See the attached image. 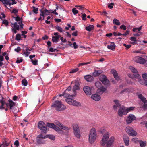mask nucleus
Masks as SVG:
<instances>
[{
	"label": "nucleus",
	"instance_id": "4d7b16f0",
	"mask_svg": "<svg viewBox=\"0 0 147 147\" xmlns=\"http://www.w3.org/2000/svg\"><path fill=\"white\" fill-rule=\"evenodd\" d=\"M86 15L84 13L81 16L82 19L84 20H86Z\"/></svg>",
	"mask_w": 147,
	"mask_h": 147
},
{
	"label": "nucleus",
	"instance_id": "3c124183",
	"mask_svg": "<svg viewBox=\"0 0 147 147\" xmlns=\"http://www.w3.org/2000/svg\"><path fill=\"white\" fill-rule=\"evenodd\" d=\"M33 11L35 13L37 14L38 13V9L37 8H36L34 6H33Z\"/></svg>",
	"mask_w": 147,
	"mask_h": 147
},
{
	"label": "nucleus",
	"instance_id": "39448f33",
	"mask_svg": "<svg viewBox=\"0 0 147 147\" xmlns=\"http://www.w3.org/2000/svg\"><path fill=\"white\" fill-rule=\"evenodd\" d=\"M133 60L137 63L141 64H144L145 66L147 67V57L144 56L143 58L139 57L136 56L133 58Z\"/></svg>",
	"mask_w": 147,
	"mask_h": 147
},
{
	"label": "nucleus",
	"instance_id": "603ef678",
	"mask_svg": "<svg viewBox=\"0 0 147 147\" xmlns=\"http://www.w3.org/2000/svg\"><path fill=\"white\" fill-rule=\"evenodd\" d=\"M32 63L34 65H38V60H31Z\"/></svg>",
	"mask_w": 147,
	"mask_h": 147
},
{
	"label": "nucleus",
	"instance_id": "052dcab7",
	"mask_svg": "<svg viewBox=\"0 0 147 147\" xmlns=\"http://www.w3.org/2000/svg\"><path fill=\"white\" fill-rule=\"evenodd\" d=\"M21 49L20 47L19 46L18 47L16 48L15 49V51L18 52L21 50Z\"/></svg>",
	"mask_w": 147,
	"mask_h": 147
},
{
	"label": "nucleus",
	"instance_id": "6e6552de",
	"mask_svg": "<svg viewBox=\"0 0 147 147\" xmlns=\"http://www.w3.org/2000/svg\"><path fill=\"white\" fill-rule=\"evenodd\" d=\"M74 134L77 138L80 139V131L79 130L78 125L76 123L74 124L73 125Z\"/></svg>",
	"mask_w": 147,
	"mask_h": 147
},
{
	"label": "nucleus",
	"instance_id": "9b49d317",
	"mask_svg": "<svg viewBox=\"0 0 147 147\" xmlns=\"http://www.w3.org/2000/svg\"><path fill=\"white\" fill-rule=\"evenodd\" d=\"M126 131L129 136H136L137 134V132L134 130L132 127H127L126 128Z\"/></svg>",
	"mask_w": 147,
	"mask_h": 147
},
{
	"label": "nucleus",
	"instance_id": "ddd939ff",
	"mask_svg": "<svg viewBox=\"0 0 147 147\" xmlns=\"http://www.w3.org/2000/svg\"><path fill=\"white\" fill-rule=\"evenodd\" d=\"M136 117L133 114H130L127 117L126 119L127 124H129L131 123L133 121L136 120Z\"/></svg>",
	"mask_w": 147,
	"mask_h": 147
},
{
	"label": "nucleus",
	"instance_id": "774afa93",
	"mask_svg": "<svg viewBox=\"0 0 147 147\" xmlns=\"http://www.w3.org/2000/svg\"><path fill=\"white\" fill-rule=\"evenodd\" d=\"M142 33L140 32H138L137 33L134 34V36H139L141 35Z\"/></svg>",
	"mask_w": 147,
	"mask_h": 147
},
{
	"label": "nucleus",
	"instance_id": "dca6fc26",
	"mask_svg": "<svg viewBox=\"0 0 147 147\" xmlns=\"http://www.w3.org/2000/svg\"><path fill=\"white\" fill-rule=\"evenodd\" d=\"M139 98L144 103V109L147 108V101L146 99L142 94H140L138 95Z\"/></svg>",
	"mask_w": 147,
	"mask_h": 147
},
{
	"label": "nucleus",
	"instance_id": "72a5a7b5",
	"mask_svg": "<svg viewBox=\"0 0 147 147\" xmlns=\"http://www.w3.org/2000/svg\"><path fill=\"white\" fill-rule=\"evenodd\" d=\"M71 90V87L70 86H69L65 90V92L64 93V94L63 95H59V96H65V95H67V94H66L67 92L68 91H69Z\"/></svg>",
	"mask_w": 147,
	"mask_h": 147
},
{
	"label": "nucleus",
	"instance_id": "58836bf2",
	"mask_svg": "<svg viewBox=\"0 0 147 147\" xmlns=\"http://www.w3.org/2000/svg\"><path fill=\"white\" fill-rule=\"evenodd\" d=\"M134 107H128L127 109H126V111L127 113V114L128 112L132 111L134 109Z\"/></svg>",
	"mask_w": 147,
	"mask_h": 147
},
{
	"label": "nucleus",
	"instance_id": "20e7f679",
	"mask_svg": "<svg viewBox=\"0 0 147 147\" xmlns=\"http://www.w3.org/2000/svg\"><path fill=\"white\" fill-rule=\"evenodd\" d=\"M9 103H6L7 107H9L11 111L14 113H16L19 111V109L15 103L12 100L9 99Z\"/></svg>",
	"mask_w": 147,
	"mask_h": 147
},
{
	"label": "nucleus",
	"instance_id": "2f4dec72",
	"mask_svg": "<svg viewBox=\"0 0 147 147\" xmlns=\"http://www.w3.org/2000/svg\"><path fill=\"white\" fill-rule=\"evenodd\" d=\"M130 39L132 41L131 43V44L134 45L137 43V40L136 37H131L130 38Z\"/></svg>",
	"mask_w": 147,
	"mask_h": 147
},
{
	"label": "nucleus",
	"instance_id": "2eb2a0df",
	"mask_svg": "<svg viewBox=\"0 0 147 147\" xmlns=\"http://www.w3.org/2000/svg\"><path fill=\"white\" fill-rule=\"evenodd\" d=\"M118 114L120 117H122L123 115H126L127 113L126 111V108L124 107H121L119 109Z\"/></svg>",
	"mask_w": 147,
	"mask_h": 147
},
{
	"label": "nucleus",
	"instance_id": "e433bc0d",
	"mask_svg": "<svg viewBox=\"0 0 147 147\" xmlns=\"http://www.w3.org/2000/svg\"><path fill=\"white\" fill-rule=\"evenodd\" d=\"M113 23L114 24L117 25H120V22L119 20L115 18L113 19Z\"/></svg>",
	"mask_w": 147,
	"mask_h": 147
},
{
	"label": "nucleus",
	"instance_id": "f3484780",
	"mask_svg": "<svg viewBox=\"0 0 147 147\" xmlns=\"http://www.w3.org/2000/svg\"><path fill=\"white\" fill-rule=\"evenodd\" d=\"M55 36H53L52 37V40L54 42L57 43L58 42L59 38L61 37V35L59 34L58 32H55L54 33Z\"/></svg>",
	"mask_w": 147,
	"mask_h": 147
},
{
	"label": "nucleus",
	"instance_id": "6e6d98bb",
	"mask_svg": "<svg viewBox=\"0 0 147 147\" xmlns=\"http://www.w3.org/2000/svg\"><path fill=\"white\" fill-rule=\"evenodd\" d=\"M132 141L134 143H137L138 141V138H133L132 139Z\"/></svg>",
	"mask_w": 147,
	"mask_h": 147
},
{
	"label": "nucleus",
	"instance_id": "5fc2aeb1",
	"mask_svg": "<svg viewBox=\"0 0 147 147\" xmlns=\"http://www.w3.org/2000/svg\"><path fill=\"white\" fill-rule=\"evenodd\" d=\"M114 5V4L113 3L109 4L108 5V7L110 9H111L113 8V6Z\"/></svg>",
	"mask_w": 147,
	"mask_h": 147
},
{
	"label": "nucleus",
	"instance_id": "aec40b11",
	"mask_svg": "<svg viewBox=\"0 0 147 147\" xmlns=\"http://www.w3.org/2000/svg\"><path fill=\"white\" fill-rule=\"evenodd\" d=\"M91 98L95 101H98L101 99V97L97 94H95L91 95Z\"/></svg>",
	"mask_w": 147,
	"mask_h": 147
},
{
	"label": "nucleus",
	"instance_id": "7ed1b4c3",
	"mask_svg": "<svg viewBox=\"0 0 147 147\" xmlns=\"http://www.w3.org/2000/svg\"><path fill=\"white\" fill-rule=\"evenodd\" d=\"M97 138V132L95 129L92 128L89 132L88 141L90 144H93L96 141Z\"/></svg>",
	"mask_w": 147,
	"mask_h": 147
},
{
	"label": "nucleus",
	"instance_id": "4c0bfd02",
	"mask_svg": "<svg viewBox=\"0 0 147 147\" xmlns=\"http://www.w3.org/2000/svg\"><path fill=\"white\" fill-rule=\"evenodd\" d=\"M95 85L98 88H100L102 86L101 83L99 81L96 82L95 83Z\"/></svg>",
	"mask_w": 147,
	"mask_h": 147
},
{
	"label": "nucleus",
	"instance_id": "c03bdc74",
	"mask_svg": "<svg viewBox=\"0 0 147 147\" xmlns=\"http://www.w3.org/2000/svg\"><path fill=\"white\" fill-rule=\"evenodd\" d=\"M140 145L141 147H144L146 146V142L141 141L140 142Z\"/></svg>",
	"mask_w": 147,
	"mask_h": 147
},
{
	"label": "nucleus",
	"instance_id": "f704fd0d",
	"mask_svg": "<svg viewBox=\"0 0 147 147\" xmlns=\"http://www.w3.org/2000/svg\"><path fill=\"white\" fill-rule=\"evenodd\" d=\"M114 102L116 104V105L113 106V108L115 109H116L117 107L120 106V105L118 101L117 100H114Z\"/></svg>",
	"mask_w": 147,
	"mask_h": 147
},
{
	"label": "nucleus",
	"instance_id": "79ce46f5",
	"mask_svg": "<svg viewBox=\"0 0 147 147\" xmlns=\"http://www.w3.org/2000/svg\"><path fill=\"white\" fill-rule=\"evenodd\" d=\"M55 28L59 32L62 33L63 32V30L62 28L60 26H56L55 27Z\"/></svg>",
	"mask_w": 147,
	"mask_h": 147
},
{
	"label": "nucleus",
	"instance_id": "c756f323",
	"mask_svg": "<svg viewBox=\"0 0 147 147\" xmlns=\"http://www.w3.org/2000/svg\"><path fill=\"white\" fill-rule=\"evenodd\" d=\"M84 78L88 82H91L93 79V77L90 75L85 76Z\"/></svg>",
	"mask_w": 147,
	"mask_h": 147
},
{
	"label": "nucleus",
	"instance_id": "c85d7f7f",
	"mask_svg": "<svg viewBox=\"0 0 147 147\" xmlns=\"http://www.w3.org/2000/svg\"><path fill=\"white\" fill-rule=\"evenodd\" d=\"M102 70H96L92 74V75L95 77L97 76L102 74Z\"/></svg>",
	"mask_w": 147,
	"mask_h": 147
},
{
	"label": "nucleus",
	"instance_id": "b1692460",
	"mask_svg": "<svg viewBox=\"0 0 147 147\" xmlns=\"http://www.w3.org/2000/svg\"><path fill=\"white\" fill-rule=\"evenodd\" d=\"M123 139L125 145L127 146L129 145V139L127 136H123Z\"/></svg>",
	"mask_w": 147,
	"mask_h": 147
},
{
	"label": "nucleus",
	"instance_id": "a18cd8bd",
	"mask_svg": "<svg viewBox=\"0 0 147 147\" xmlns=\"http://www.w3.org/2000/svg\"><path fill=\"white\" fill-rule=\"evenodd\" d=\"M21 36L20 34H17L16 36L15 39L19 41L21 40Z\"/></svg>",
	"mask_w": 147,
	"mask_h": 147
},
{
	"label": "nucleus",
	"instance_id": "412c9836",
	"mask_svg": "<svg viewBox=\"0 0 147 147\" xmlns=\"http://www.w3.org/2000/svg\"><path fill=\"white\" fill-rule=\"evenodd\" d=\"M47 126L50 128H53L54 129L57 131H59L60 129L57 126H55L53 123H47Z\"/></svg>",
	"mask_w": 147,
	"mask_h": 147
},
{
	"label": "nucleus",
	"instance_id": "37998d69",
	"mask_svg": "<svg viewBox=\"0 0 147 147\" xmlns=\"http://www.w3.org/2000/svg\"><path fill=\"white\" fill-rule=\"evenodd\" d=\"M0 102L1 103V105L0 106V109H4V108L3 107V105L5 103V102L3 100V99H2L0 100Z\"/></svg>",
	"mask_w": 147,
	"mask_h": 147
},
{
	"label": "nucleus",
	"instance_id": "1a4fd4ad",
	"mask_svg": "<svg viewBox=\"0 0 147 147\" xmlns=\"http://www.w3.org/2000/svg\"><path fill=\"white\" fill-rule=\"evenodd\" d=\"M130 69L131 71L133 73L135 77L138 80L136 81H138L140 84H142V80L140 79V76L138 74L137 71L133 67H130Z\"/></svg>",
	"mask_w": 147,
	"mask_h": 147
},
{
	"label": "nucleus",
	"instance_id": "7c9ffc66",
	"mask_svg": "<svg viewBox=\"0 0 147 147\" xmlns=\"http://www.w3.org/2000/svg\"><path fill=\"white\" fill-rule=\"evenodd\" d=\"M86 30L89 32L93 30L94 29V26L92 25H90L85 28Z\"/></svg>",
	"mask_w": 147,
	"mask_h": 147
},
{
	"label": "nucleus",
	"instance_id": "49530a36",
	"mask_svg": "<svg viewBox=\"0 0 147 147\" xmlns=\"http://www.w3.org/2000/svg\"><path fill=\"white\" fill-rule=\"evenodd\" d=\"M22 85L24 86H26L27 85L28 82L26 80L23 79L22 81Z\"/></svg>",
	"mask_w": 147,
	"mask_h": 147
},
{
	"label": "nucleus",
	"instance_id": "6ab92c4d",
	"mask_svg": "<svg viewBox=\"0 0 147 147\" xmlns=\"http://www.w3.org/2000/svg\"><path fill=\"white\" fill-rule=\"evenodd\" d=\"M83 90L85 94L88 95H90L91 94L90 88L88 86L84 87Z\"/></svg>",
	"mask_w": 147,
	"mask_h": 147
},
{
	"label": "nucleus",
	"instance_id": "09e8293b",
	"mask_svg": "<svg viewBox=\"0 0 147 147\" xmlns=\"http://www.w3.org/2000/svg\"><path fill=\"white\" fill-rule=\"evenodd\" d=\"M72 12L74 15L77 14L78 13V11L75 8H73L72 9Z\"/></svg>",
	"mask_w": 147,
	"mask_h": 147
},
{
	"label": "nucleus",
	"instance_id": "a211bd4d",
	"mask_svg": "<svg viewBox=\"0 0 147 147\" xmlns=\"http://www.w3.org/2000/svg\"><path fill=\"white\" fill-rule=\"evenodd\" d=\"M54 123L55 124L58 125V126L61 127L62 129H63L65 130H68L69 129V128L65 126H63L62 124H61L57 121H55Z\"/></svg>",
	"mask_w": 147,
	"mask_h": 147
},
{
	"label": "nucleus",
	"instance_id": "4468645a",
	"mask_svg": "<svg viewBox=\"0 0 147 147\" xmlns=\"http://www.w3.org/2000/svg\"><path fill=\"white\" fill-rule=\"evenodd\" d=\"M74 84V85L73 86V92L74 93V94H76V90H78L79 89V82L78 80H76L74 81H73L71 82V84Z\"/></svg>",
	"mask_w": 147,
	"mask_h": 147
},
{
	"label": "nucleus",
	"instance_id": "c9c22d12",
	"mask_svg": "<svg viewBox=\"0 0 147 147\" xmlns=\"http://www.w3.org/2000/svg\"><path fill=\"white\" fill-rule=\"evenodd\" d=\"M4 142L3 144L8 146L10 144L11 141L9 140L8 139L4 138Z\"/></svg>",
	"mask_w": 147,
	"mask_h": 147
},
{
	"label": "nucleus",
	"instance_id": "8fccbe9b",
	"mask_svg": "<svg viewBox=\"0 0 147 147\" xmlns=\"http://www.w3.org/2000/svg\"><path fill=\"white\" fill-rule=\"evenodd\" d=\"M79 70L78 68H76V69H73L71 70V71H70V73H75L78 71Z\"/></svg>",
	"mask_w": 147,
	"mask_h": 147
},
{
	"label": "nucleus",
	"instance_id": "a878e982",
	"mask_svg": "<svg viewBox=\"0 0 147 147\" xmlns=\"http://www.w3.org/2000/svg\"><path fill=\"white\" fill-rule=\"evenodd\" d=\"M25 49L23 50V53L26 57H28L30 53V50H29L27 47H25Z\"/></svg>",
	"mask_w": 147,
	"mask_h": 147
},
{
	"label": "nucleus",
	"instance_id": "423d86ee",
	"mask_svg": "<svg viewBox=\"0 0 147 147\" xmlns=\"http://www.w3.org/2000/svg\"><path fill=\"white\" fill-rule=\"evenodd\" d=\"M52 106L55 107L57 111L63 110L66 108L65 106L62 104L61 102L59 101H55Z\"/></svg>",
	"mask_w": 147,
	"mask_h": 147
},
{
	"label": "nucleus",
	"instance_id": "f257e3e1",
	"mask_svg": "<svg viewBox=\"0 0 147 147\" xmlns=\"http://www.w3.org/2000/svg\"><path fill=\"white\" fill-rule=\"evenodd\" d=\"M109 135L110 133L108 132L104 134L101 141L100 143L102 146H104L106 144V147H111L114 141L115 138L113 136H111L108 140Z\"/></svg>",
	"mask_w": 147,
	"mask_h": 147
},
{
	"label": "nucleus",
	"instance_id": "9d476101",
	"mask_svg": "<svg viewBox=\"0 0 147 147\" xmlns=\"http://www.w3.org/2000/svg\"><path fill=\"white\" fill-rule=\"evenodd\" d=\"M99 79L102 83L105 85H109L110 82L108 80L106 76L103 75H100L99 77Z\"/></svg>",
	"mask_w": 147,
	"mask_h": 147
},
{
	"label": "nucleus",
	"instance_id": "bf43d9fd",
	"mask_svg": "<svg viewBox=\"0 0 147 147\" xmlns=\"http://www.w3.org/2000/svg\"><path fill=\"white\" fill-rule=\"evenodd\" d=\"M60 40L61 41L65 43L67 42L65 38L64 39L63 37H60Z\"/></svg>",
	"mask_w": 147,
	"mask_h": 147
},
{
	"label": "nucleus",
	"instance_id": "0eeeda50",
	"mask_svg": "<svg viewBox=\"0 0 147 147\" xmlns=\"http://www.w3.org/2000/svg\"><path fill=\"white\" fill-rule=\"evenodd\" d=\"M19 25L17 24L16 22H15L13 23H12L11 25L12 27L11 30L14 34H16L17 32V30H19L20 29V28L22 30L23 28V24L22 21L18 22Z\"/></svg>",
	"mask_w": 147,
	"mask_h": 147
},
{
	"label": "nucleus",
	"instance_id": "864d4df0",
	"mask_svg": "<svg viewBox=\"0 0 147 147\" xmlns=\"http://www.w3.org/2000/svg\"><path fill=\"white\" fill-rule=\"evenodd\" d=\"M23 61V59L22 58H18L16 60V62L18 63H20Z\"/></svg>",
	"mask_w": 147,
	"mask_h": 147
},
{
	"label": "nucleus",
	"instance_id": "bb28decb",
	"mask_svg": "<svg viewBox=\"0 0 147 147\" xmlns=\"http://www.w3.org/2000/svg\"><path fill=\"white\" fill-rule=\"evenodd\" d=\"M1 1L4 4L5 7H7V5H9V7L11 5V3L10 0H2Z\"/></svg>",
	"mask_w": 147,
	"mask_h": 147
},
{
	"label": "nucleus",
	"instance_id": "a19ab883",
	"mask_svg": "<svg viewBox=\"0 0 147 147\" xmlns=\"http://www.w3.org/2000/svg\"><path fill=\"white\" fill-rule=\"evenodd\" d=\"M142 29V26H140L138 28H134L132 29L133 32H137V31L139 32Z\"/></svg>",
	"mask_w": 147,
	"mask_h": 147
},
{
	"label": "nucleus",
	"instance_id": "0e129e2a",
	"mask_svg": "<svg viewBox=\"0 0 147 147\" xmlns=\"http://www.w3.org/2000/svg\"><path fill=\"white\" fill-rule=\"evenodd\" d=\"M55 49H54L53 48L51 47L49 48V51L51 52H54L55 51Z\"/></svg>",
	"mask_w": 147,
	"mask_h": 147
},
{
	"label": "nucleus",
	"instance_id": "e2e57ef3",
	"mask_svg": "<svg viewBox=\"0 0 147 147\" xmlns=\"http://www.w3.org/2000/svg\"><path fill=\"white\" fill-rule=\"evenodd\" d=\"M18 10L16 9H13L12 11V13L16 14L18 13Z\"/></svg>",
	"mask_w": 147,
	"mask_h": 147
},
{
	"label": "nucleus",
	"instance_id": "de8ad7c7",
	"mask_svg": "<svg viewBox=\"0 0 147 147\" xmlns=\"http://www.w3.org/2000/svg\"><path fill=\"white\" fill-rule=\"evenodd\" d=\"M37 138L39 139H45L47 138V135L45 136L43 135L42 134H40L38 136Z\"/></svg>",
	"mask_w": 147,
	"mask_h": 147
},
{
	"label": "nucleus",
	"instance_id": "4be33fe9",
	"mask_svg": "<svg viewBox=\"0 0 147 147\" xmlns=\"http://www.w3.org/2000/svg\"><path fill=\"white\" fill-rule=\"evenodd\" d=\"M50 13H51V12L50 11L45 9L41 12L40 15V16L43 17V19L42 20H44V16L45 15H49V14Z\"/></svg>",
	"mask_w": 147,
	"mask_h": 147
},
{
	"label": "nucleus",
	"instance_id": "f03ea898",
	"mask_svg": "<svg viewBox=\"0 0 147 147\" xmlns=\"http://www.w3.org/2000/svg\"><path fill=\"white\" fill-rule=\"evenodd\" d=\"M76 94H75L72 95L69 94H67V95L64 96L65 97H67L66 99V102L70 105L75 106H78L80 105V103L74 100L73 96H76Z\"/></svg>",
	"mask_w": 147,
	"mask_h": 147
},
{
	"label": "nucleus",
	"instance_id": "69168bd1",
	"mask_svg": "<svg viewBox=\"0 0 147 147\" xmlns=\"http://www.w3.org/2000/svg\"><path fill=\"white\" fill-rule=\"evenodd\" d=\"M3 23L5 24L6 26H7L8 24V21L7 20H4L3 21Z\"/></svg>",
	"mask_w": 147,
	"mask_h": 147
},
{
	"label": "nucleus",
	"instance_id": "f8f14e48",
	"mask_svg": "<svg viewBox=\"0 0 147 147\" xmlns=\"http://www.w3.org/2000/svg\"><path fill=\"white\" fill-rule=\"evenodd\" d=\"M45 124L44 122L42 121H40L38 124L39 128L44 133H46L47 131V126H45Z\"/></svg>",
	"mask_w": 147,
	"mask_h": 147
},
{
	"label": "nucleus",
	"instance_id": "393cba45",
	"mask_svg": "<svg viewBox=\"0 0 147 147\" xmlns=\"http://www.w3.org/2000/svg\"><path fill=\"white\" fill-rule=\"evenodd\" d=\"M107 47L109 49L114 50L115 49V45L114 42H111L110 45L107 46Z\"/></svg>",
	"mask_w": 147,
	"mask_h": 147
},
{
	"label": "nucleus",
	"instance_id": "680f3d73",
	"mask_svg": "<svg viewBox=\"0 0 147 147\" xmlns=\"http://www.w3.org/2000/svg\"><path fill=\"white\" fill-rule=\"evenodd\" d=\"M123 46L125 47H126V49H128L130 48L131 46V45H127L125 44H124L123 45Z\"/></svg>",
	"mask_w": 147,
	"mask_h": 147
},
{
	"label": "nucleus",
	"instance_id": "13d9d810",
	"mask_svg": "<svg viewBox=\"0 0 147 147\" xmlns=\"http://www.w3.org/2000/svg\"><path fill=\"white\" fill-rule=\"evenodd\" d=\"M120 28L121 29H123L124 30H126V26L124 25H121L120 26Z\"/></svg>",
	"mask_w": 147,
	"mask_h": 147
},
{
	"label": "nucleus",
	"instance_id": "ea45409f",
	"mask_svg": "<svg viewBox=\"0 0 147 147\" xmlns=\"http://www.w3.org/2000/svg\"><path fill=\"white\" fill-rule=\"evenodd\" d=\"M47 138H48L53 140H55V136L52 135H47Z\"/></svg>",
	"mask_w": 147,
	"mask_h": 147
},
{
	"label": "nucleus",
	"instance_id": "338daca9",
	"mask_svg": "<svg viewBox=\"0 0 147 147\" xmlns=\"http://www.w3.org/2000/svg\"><path fill=\"white\" fill-rule=\"evenodd\" d=\"M14 145L16 147H18L19 145V142L18 140L14 142Z\"/></svg>",
	"mask_w": 147,
	"mask_h": 147
},
{
	"label": "nucleus",
	"instance_id": "5701e85b",
	"mask_svg": "<svg viewBox=\"0 0 147 147\" xmlns=\"http://www.w3.org/2000/svg\"><path fill=\"white\" fill-rule=\"evenodd\" d=\"M111 72L113 75L114 77L116 80H118L119 79V78L118 76L117 72L116 70L113 69L111 70Z\"/></svg>",
	"mask_w": 147,
	"mask_h": 147
},
{
	"label": "nucleus",
	"instance_id": "473e14b6",
	"mask_svg": "<svg viewBox=\"0 0 147 147\" xmlns=\"http://www.w3.org/2000/svg\"><path fill=\"white\" fill-rule=\"evenodd\" d=\"M142 77L145 81H147V74H142ZM144 83L145 85L147 86V81H145Z\"/></svg>",
	"mask_w": 147,
	"mask_h": 147
},
{
	"label": "nucleus",
	"instance_id": "cd10ccee",
	"mask_svg": "<svg viewBox=\"0 0 147 147\" xmlns=\"http://www.w3.org/2000/svg\"><path fill=\"white\" fill-rule=\"evenodd\" d=\"M107 87L105 88L103 86H101L100 88H98L97 91L100 93H102L105 92L107 90Z\"/></svg>",
	"mask_w": 147,
	"mask_h": 147
}]
</instances>
